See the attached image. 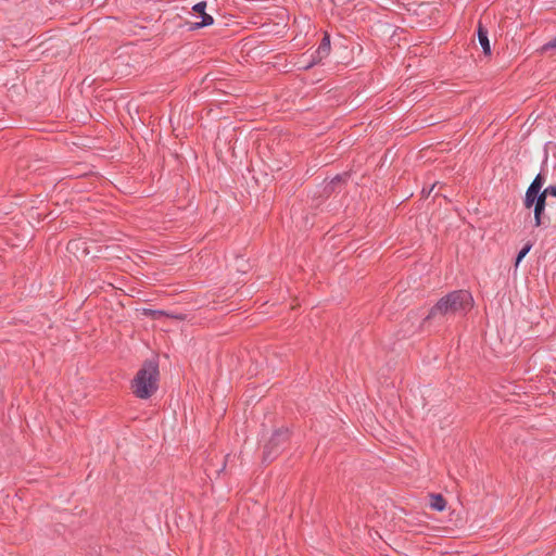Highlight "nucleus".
<instances>
[{
    "mask_svg": "<svg viewBox=\"0 0 556 556\" xmlns=\"http://www.w3.org/2000/svg\"><path fill=\"white\" fill-rule=\"evenodd\" d=\"M473 303L471 294L466 290H456L450 292L441 298L435 305H433L427 315L426 319L435 318L439 316L454 315L457 313H465Z\"/></svg>",
    "mask_w": 556,
    "mask_h": 556,
    "instance_id": "f257e3e1",
    "label": "nucleus"
},
{
    "mask_svg": "<svg viewBox=\"0 0 556 556\" xmlns=\"http://www.w3.org/2000/svg\"><path fill=\"white\" fill-rule=\"evenodd\" d=\"M157 364L152 361L146 362L134 378V393L139 399H149L157 390Z\"/></svg>",
    "mask_w": 556,
    "mask_h": 556,
    "instance_id": "f03ea898",
    "label": "nucleus"
},
{
    "mask_svg": "<svg viewBox=\"0 0 556 556\" xmlns=\"http://www.w3.org/2000/svg\"><path fill=\"white\" fill-rule=\"evenodd\" d=\"M289 437L290 433L288 429L276 430L264 447L263 459L265 462L274 460L285 448Z\"/></svg>",
    "mask_w": 556,
    "mask_h": 556,
    "instance_id": "7ed1b4c3",
    "label": "nucleus"
},
{
    "mask_svg": "<svg viewBox=\"0 0 556 556\" xmlns=\"http://www.w3.org/2000/svg\"><path fill=\"white\" fill-rule=\"evenodd\" d=\"M330 53V37L325 35L318 46V48L311 54V60L307 64L303 65L304 68H311L315 64L319 63L324 58Z\"/></svg>",
    "mask_w": 556,
    "mask_h": 556,
    "instance_id": "20e7f679",
    "label": "nucleus"
},
{
    "mask_svg": "<svg viewBox=\"0 0 556 556\" xmlns=\"http://www.w3.org/2000/svg\"><path fill=\"white\" fill-rule=\"evenodd\" d=\"M532 206L534 207V226L539 227L543 224L542 216L544 214L546 206L545 195L543 198H540L536 202H534Z\"/></svg>",
    "mask_w": 556,
    "mask_h": 556,
    "instance_id": "39448f33",
    "label": "nucleus"
},
{
    "mask_svg": "<svg viewBox=\"0 0 556 556\" xmlns=\"http://www.w3.org/2000/svg\"><path fill=\"white\" fill-rule=\"evenodd\" d=\"M478 40L485 55L491 54V46L488 37V30L481 25L478 28Z\"/></svg>",
    "mask_w": 556,
    "mask_h": 556,
    "instance_id": "423d86ee",
    "label": "nucleus"
},
{
    "mask_svg": "<svg viewBox=\"0 0 556 556\" xmlns=\"http://www.w3.org/2000/svg\"><path fill=\"white\" fill-rule=\"evenodd\" d=\"M545 194L528 187L523 200V204L527 208L532 207L533 203L536 202L540 198H543Z\"/></svg>",
    "mask_w": 556,
    "mask_h": 556,
    "instance_id": "0eeeda50",
    "label": "nucleus"
},
{
    "mask_svg": "<svg viewBox=\"0 0 556 556\" xmlns=\"http://www.w3.org/2000/svg\"><path fill=\"white\" fill-rule=\"evenodd\" d=\"M430 507L437 511H443L446 507V501L441 494H432Z\"/></svg>",
    "mask_w": 556,
    "mask_h": 556,
    "instance_id": "6e6552de",
    "label": "nucleus"
},
{
    "mask_svg": "<svg viewBox=\"0 0 556 556\" xmlns=\"http://www.w3.org/2000/svg\"><path fill=\"white\" fill-rule=\"evenodd\" d=\"M532 249V243L528 242L523 245V248L518 252L515 261V266L517 267L520 262L526 257V255L530 252Z\"/></svg>",
    "mask_w": 556,
    "mask_h": 556,
    "instance_id": "1a4fd4ad",
    "label": "nucleus"
},
{
    "mask_svg": "<svg viewBox=\"0 0 556 556\" xmlns=\"http://www.w3.org/2000/svg\"><path fill=\"white\" fill-rule=\"evenodd\" d=\"M543 184H544V178L542 177L541 174H538L529 187L541 192Z\"/></svg>",
    "mask_w": 556,
    "mask_h": 556,
    "instance_id": "9d476101",
    "label": "nucleus"
},
{
    "mask_svg": "<svg viewBox=\"0 0 556 556\" xmlns=\"http://www.w3.org/2000/svg\"><path fill=\"white\" fill-rule=\"evenodd\" d=\"M214 23V18L206 14V13H203L201 14V23H198L197 26L199 27H205V26H210Z\"/></svg>",
    "mask_w": 556,
    "mask_h": 556,
    "instance_id": "9b49d317",
    "label": "nucleus"
},
{
    "mask_svg": "<svg viewBox=\"0 0 556 556\" xmlns=\"http://www.w3.org/2000/svg\"><path fill=\"white\" fill-rule=\"evenodd\" d=\"M342 180V176L341 175H337L336 177H333L329 182L328 185L325 187V190L326 191H333L334 190V186L340 182Z\"/></svg>",
    "mask_w": 556,
    "mask_h": 556,
    "instance_id": "f8f14e48",
    "label": "nucleus"
},
{
    "mask_svg": "<svg viewBox=\"0 0 556 556\" xmlns=\"http://www.w3.org/2000/svg\"><path fill=\"white\" fill-rule=\"evenodd\" d=\"M144 315L151 316L152 318H159L161 316L167 315L164 311L160 309H144Z\"/></svg>",
    "mask_w": 556,
    "mask_h": 556,
    "instance_id": "ddd939ff",
    "label": "nucleus"
},
{
    "mask_svg": "<svg viewBox=\"0 0 556 556\" xmlns=\"http://www.w3.org/2000/svg\"><path fill=\"white\" fill-rule=\"evenodd\" d=\"M553 49H555V50H556V36H555L552 40H549V41L545 42V43L541 47V49H540V50H541V52H546V51H548V50H553Z\"/></svg>",
    "mask_w": 556,
    "mask_h": 556,
    "instance_id": "4468645a",
    "label": "nucleus"
},
{
    "mask_svg": "<svg viewBox=\"0 0 556 556\" xmlns=\"http://www.w3.org/2000/svg\"><path fill=\"white\" fill-rule=\"evenodd\" d=\"M205 8H206V2L200 1L192 7V10L197 13L203 14V13H205Z\"/></svg>",
    "mask_w": 556,
    "mask_h": 556,
    "instance_id": "2eb2a0df",
    "label": "nucleus"
},
{
    "mask_svg": "<svg viewBox=\"0 0 556 556\" xmlns=\"http://www.w3.org/2000/svg\"><path fill=\"white\" fill-rule=\"evenodd\" d=\"M543 193L545 194V198L547 197V194L556 198V185H551V186L546 187L543 190Z\"/></svg>",
    "mask_w": 556,
    "mask_h": 556,
    "instance_id": "dca6fc26",
    "label": "nucleus"
}]
</instances>
